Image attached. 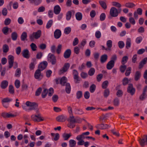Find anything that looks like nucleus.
<instances>
[{
	"label": "nucleus",
	"mask_w": 147,
	"mask_h": 147,
	"mask_svg": "<svg viewBox=\"0 0 147 147\" xmlns=\"http://www.w3.org/2000/svg\"><path fill=\"white\" fill-rule=\"evenodd\" d=\"M26 105L28 108L24 106L22 107V108L26 111H29L32 110H36V111H38V105L36 103L28 101L26 102Z\"/></svg>",
	"instance_id": "f257e3e1"
},
{
	"label": "nucleus",
	"mask_w": 147,
	"mask_h": 147,
	"mask_svg": "<svg viewBox=\"0 0 147 147\" xmlns=\"http://www.w3.org/2000/svg\"><path fill=\"white\" fill-rule=\"evenodd\" d=\"M41 31L40 30H38L36 32H33L29 36V38L31 41H33L34 39H37L41 36Z\"/></svg>",
	"instance_id": "f03ea898"
},
{
	"label": "nucleus",
	"mask_w": 147,
	"mask_h": 147,
	"mask_svg": "<svg viewBox=\"0 0 147 147\" xmlns=\"http://www.w3.org/2000/svg\"><path fill=\"white\" fill-rule=\"evenodd\" d=\"M121 11V9H119L118 10L115 7H112L110 9V15L113 17H117Z\"/></svg>",
	"instance_id": "7ed1b4c3"
},
{
	"label": "nucleus",
	"mask_w": 147,
	"mask_h": 147,
	"mask_svg": "<svg viewBox=\"0 0 147 147\" xmlns=\"http://www.w3.org/2000/svg\"><path fill=\"white\" fill-rule=\"evenodd\" d=\"M47 60L52 65H55L56 63V59L55 56L51 53H49L48 54L47 56Z\"/></svg>",
	"instance_id": "20e7f679"
},
{
	"label": "nucleus",
	"mask_w": 147,
	"mask_h": 147,
	"mask_svg": "<svg viewBox=\"0 0 147 147\" xmlns=\"http://www.w3.org/2000/svg\"><path fill=\"white\" fill-rule=\"evenodd\" d=\"M31 117L32 120L35 122H39L44 120L43 118L39 114L37 115H33Z\"/></svg>",
	"instance_id": "39448f33"
},
{
	"label": "nucleus",
	"mask_w": 147,
	"mask_h": 147,
	"mask_svg": "<svg viewBox=\"0 0 147 147\" xmlns=\"http://www.w3.org/2000/svg\"><path fill=\"white\" fill-rule=\"evenodd\" d=\"M70 65L69 63H67L64 64L63 67L59 71V74H62L66 72L69 68Z\"/></svg>",
	"instance_id": "423d86ee"
},
{
	"label": "nucleus",
	"mask_w": 147,
	"mask_h": 147,
	"mask_svg": "<svg viewBox=\"0 0 147 147\" xmlns=\"http://www.w3.org/2000/svg\"><path fill=\"white\" fill-rule=\"evenodd\" d=\"M41 71L39 69L37 70L34 74V77L36 79L40 80L43 78L42 75L40 73Z\"/></svg>",
	"instance_id": "0eeeda50"
},
{
	"label": "nucleus",
	"mask_w": 147,
	"mask_h": 147,
	"mask_svg": "<svg viewBox=\"0 0 147 147\" xmlns=\"http://www.w3.org/2000/svg\"><path fill=\"white\" fill-rule=\"evenodd\" d=\"M67 119V117L66 115H62L57 116L56 118V120L59 122L65 121Z\"/></svg>",
	"instance_id": "6e6552de"
},
{
	"label": "nucleus",
	"mask_w": 147,
	"mask_h": 147,
	"mask_svg": "<svg viewBox=\"0 0 147 147\" xmlns=\"http://www.w3.org/2000/svg\"><path fill=\"white\" fill-rule=\"evenodd\" d=\"M110 126L106 124H99L96 126V128L98 129H106L110 127Z\"/></svg>",
	"instance_id": "1a4fd4ad"
},
{
	"label": "nucleus",
	"mask_w": 147,
	"mask_h": 147,
	"mask_svg": "<svg viewBox=\"0 0 147 147\" xmlns=\"http://www.w3.org/2000/svg\"><path fill=\"white\" fill-rule=\"evenodd\" d=\"M8 59L9 64V67L11 68L13 66V63L14 57L11 55H9L8 56Z\"/></svg>",
	"instance_id": "9d476101"
},
{
	"label": "nucleus",
	"mask_w": 147,
	"mask_h": 147,
	"mask_svg": "<svg viewBox=\"0 0 147 147\" xmlns=\"http://www.w3.org/2000/svg\"><path fill=\"white\" fill-rule=\"evenodd\" d=\"M47 65V62L45 61L41 63L38 66V69L40 71L45 69Z\"/></svg>",
	"instance_id": "9b49d317"
},
{
	"label": "nucleus",
	"mask_w": 147,
	"mask_h": 147,
	"mask_svg": "<svg viewBox=\"0 0 147 147\" xmlns=\"http://www.w3.org/2000/svg\"><path fill=\"white\" fill-rule=\"evenodd\" d=\"M23 56L26 59H28L30 57V54L29 51L27 49H25L22 52Z\"/></svg>",
	"instance_id": "f8f14e48"
},
{
	"label": "nucleus",
	"mask_w": 147,
	"mask_h": 147,
	"mask_svg": "<svg viewBox=\"0 0 147 147\" xmlns=\"http://www.w3.org/2000/svg\"><path fill=\"white\" fill-rule=\"evenodd\" d=\"M127 90L128 92L130 93L131 95H133L135 92V89L133 88V85L131 84H129Z\"/></svg>",
	"instance_id": "ddd939ff"
},
{
	"label": "nucleus",
	"mask_w": 147,
	"mask_h": 147,
	"mask_svg": "<svg viewBox=\"0 0 147 147\" xmlns=\"http://www.w3.org/2000/svg\"><path fill=\"white\" fill-rule=\"evenodd\" d=\"M61 11V8L59 5H56L54 7L53 11L54 13L56 15L59 14Z\"/></svg>",
	"instance_id": "4468645a"
},
{
	"label": "nucleus",
	"mask_w": 147,
	"mask_h": 147,
	"mask_svg": "<svg viewBox=\"0 0 147 147\" xmlns=\"http://www.w3.org/2000/svg\"><path fill=\"white\" fill-rule=\"evenodd\" d=\"M61 30L59 29H56L54 32V37L56 39L59 38L61 37Z\"/></svg>",
	"instance_id": "2eb2a0df"
},
{
	"label": "nucleus",
	"mask_w": 147,
	"mask_h": 147,
	"mask_svg": "<svg viewBox=\"0 0 147 147\" xmlns=\"http://www.w3.org/2000/svg\"><path fill=\"white\" fill-rule=\"evenodd\" d=\"M72 136L71 133L69 134L64 133L62 135V137L64 140H67Z\"/></svg>",
	"instance_id": "dca6fc26"
},
{
	"label": "nucleus",
	"mask_w": 147,
	"mask_h": 147,
	"mask_svg": "<svg viewBox=\"0 0 147 147\" xmlns=\"http://www.w3.org/2000/svg\"><path fill=\"white\" fill-rule=\"evenodd\" d=\"M71 54V51L70 49L66 50L64 52L63 55L65 59L69 57Z\"/></svg>",
	"instance_id": "f3484780"
},
{
	"label": "nucleus",
	"mask_w": 147,
	"mask_h": 147,
	"mask_svg": "<svg viewBox=\"0 0 147 147\" xmlns=\"http://www.w3.org/2000/svg\"><path fill=\"white\" fill-rule=\"evenodd\" d=\"M8 82L7 80H3L2 81L0 84L1 88L3 89H5L8 86Z\"/></svg>",
	"instance_id": "a211bd4d"
},
{
	"label": "nucleus",
	"mask_w": 147,
	"mask_h": 147,
	"mask_svg": "<svg viewBox=\"0 0 147 147\" xmlns=\"http://www.w3.org/2000/svg\"><path fill=\"white\" fill-rule=\"evenodd\" d=\"M115 62L112 61H110L107 64V68L108 69H111L114 66Z\"/></svg>",
	"instance_id": "6ab92c4d"
},
{
	"label": "nucleus",
	"mask_w": 147,
	"mask_h": 147,
	"mask_svg": "<svg viewBox=\"0 0 147 147\" xmlns=\"http://www.w3.org/2000/svg\"><path fill=\"white\" fill-rule=\"evenodd\" d=\"M147 62V57H146L143 59L140 63L139 65V68L141 69L145 64Z\"/></svg>",
	"instance_id": "aec40b11"
},
{
	"label": "nucleus",
	"mask_w": 147,
	"mask_h": 147,
	"mask_svg": "<svg viewBox=\"0 0 147 147\" xmlns=\"http://www.w3.org/2000/svg\"><path fill=\"white\" fill-rule=\"evenodd\" d=\"M36 63V59H33V62H31L29 64V68L30 70H33L35 67V65Z\"/></svg>",
	"instance_id": "412c9836"
},
{
	"label": "nucleus",
	"mask_w": 147,
	"mask_h": 147,
	"mask_svg": "<svg viewBox=\"0 0 147 147\" xmlns=\"http://www.w3.org/2000/svg\"><path fill=\"white\" fill-rule=\"evenodd\" d=\"M27 37V33L25 32H23L21 36L20 39L22 41H24L27 40L26 38Z\"/></svg>",
	"instance_id": "4be33fe9"
},
{
	"label": "nucleus",
	"mask_w": 147,
	"mask_h": 147,
	"mask_svg": "<svg viewBox=\"0 0 147 147\" xmlns=\"http://www.w3.org/2000/svg\"><path fill=\"white\" fill-rule=\"evenodd\" d=\"M76 144V142L74 140L71 139L69 141V147H74Z\"/></svg>",
	"instance_id": "5701e85b"
},
{
	"label": "nucleus",
	"mask_w": 147,
	"mask_h": 147,
	"mask_svg": "<svg viewBox=\"0 0 147 147\" xmlns=\"http://www.w3.org/2000/svg\"><path fill=\"white\" fill-rule=\"evenodd\" d=\"M76 19L78 21L82 20V13L80 12H78L76 14Z\"/></svg>",
	"instance_id": "b1692460"
},
{
	"label": "nucleus",
	"mask_w": 147,
	"mask_h": 147,
	"mask_svg": "<svg viewBox=\"0 0 147 147\" xmlns=\"http://www.w3.org/2000/svg\"><path fill=\"white\" fill-rule=\"evenodd\" d=\"M60 84L61 85L64 86L67 82V78L65 76H63L60 79Z\"/></svg>",
	"instance_id": "393cba45"
},
{
	"label": "nucleus",
	"mask_w": 147,
	"mask_h": 147,
	"mask_svg": "<svg viewBox=\"0 0 147 147\" xmlns=\"http://www.w3.org/2000/svg\"><path fill=\"white\" fill-rule=\"evenodd\" d=\"M65 90L66 92L68 94L70 93L71 92V86L69 83H67L65 85Z\"/></svg>",
	"instance_id": "a878e982"
},
{
	"label": "nucleus",
	"mask_w": 147,
	"mask_h": 147,
	"mask_svg": "<svg viewBox=\"0 0 147 147\" xmlns=\"http://www.w3.org/2000/svg\"><path fill=\"white\" fill-rule=\"evenodd\" d=\"M107 59V56L106 54L102 55L100 57V62L101 63H104L106 62Z\"/></svg>",
	"instance_id": "bb28decb"
},
{
	"label": "nucleus",
	"mask_w": 147,
	"mask_h": 147,
	"mask_svg": "<svg viewBox=\"0 0 147 147\" xmlns=\"http://www.w3.org/2000/svg\"><path fill=\"white\" fill-rule=\"evenodd\" d=\"M99 3L100 5L102 7L105 9L107 8V5L105 1H99Z\"/></svg>",
	"instance_id": "cd10ccee"
},
{
	"label": "nucleus",
	"mask_w": 147,
	"mask_h": 147,
	"mask_svg": "<svg viewBox=\"0 0 147 147\" xmlns=\"http://www.w3.org/2000/svg\"><path fill=\"white\" fill-rule=\"evenodd\" d=\"M76 114L82 115L84 113V112L82 109L76 108L74 110Z\"/></svg>",
	"instance_id": "c85d7f7f"
},
{
	"label": "nucleus",
	"mask_w": 147,
	"mask_h": 147,
	"mask_svg": "<svg viewBox=\"0 0 147 147\" xmlns=\"http://www.w3.org/2000/svg\"><path fill=\"white\" fill-rule=\"evenodd\" d=\"M131 40L130 38H127V39L126 43V47L127 49H128L131 47Z\"/></svg>",
	"instance_id": "c756f323"
},
{
	"label": "nucleus",
	"mask_w": 147,
	"mask_h": 147,
	"mask_svg": "<svg viewBox=\"0 0 147 147\" xmlns=\"http://www.w3.org/2000/svg\"><path fill=\"white\" fill-rule=\"evenodd\" d=\"M53 24V20H50L47 23L46 25V28L49 29L51 28Z\"/></svg>",
	"instance_id": "7c9ffc66"
},
{
	"label": "nucleus",
	"mask_w": 147,
	"mask_h": 147,
	"mask_svg": "<svg viewBox=\"0 0 147 147\" xmlns=\"http://www.w3.org/2000/svg\"><path fill=\"white\" fill-rule=\"evenodd\" d=\"M62 45L61 44H59L57 47L56 49V52L58 54H60L62 50Z\"/></svg>",
	"instance_id": "2f4dec72"
},
{
	"label": "nucleus",
	"mask_w": 147,
	"mask_h": 147,
	"mask_svg": "<svg viewBox=\"0 0 147 147\" xmlns=\"http://www.w3.org/2000/svg\"><path fill=\"white\" fill-rule=\"evenodd\" d=\"M71 11H68L66 13V19L67 20H69L71 16Z\"/></svg>",
	"instance_id": "473e14b6"
},
{
	"label": "nucleus",
	"mask_w": 147,
	"mask_h": 147,
	"mask_svg": "<svg viewBox=\"0 0 147 147\" xmlns=\"http://www.w3.org/2000/svg\"><path fill=\"white\" fill-rule=\"evenodd\" d=\"M9 92L11 94H13L14 93V87L12 85H10L9 87Z\"/></svg>",
	"instance_id": "72a5a7b5"
},
{
	"label": "nucleus",
	"mask_w": 147,
	"mask_h": 147,
	"mask_svg": "<svg viewBox=\"0 0 147 147\" xmlns=\"http://www.w3.org/2000/svg\"><path fill=\"white\" fill-rule=\"evenodd\" d=\"M12 100V99L11 98H9L8 97L4 98L1 100V102L5 103H7L11 101Z\"/></svg>",
	"instance_id": "f704fd0d"
},
{
	"label": "nucleus",
	"mask_w": 147,
	"mask_h": 147,
	"mask_svg": "<svg viewBox=\"0 0 147 147\" xmlns=\"http://www.w3.org/2000/svg\"><path fill=\"white\" fill-rule=\"evenodd\" d=\"M71 28L70 27L66 28L64 30V33L66 34H69L71 32Z\"/></svg>",
	"instance_id": "c9c22d12"
},
{
	"label": "nucleus",
	"mask_w": 147,
	"mask_h": 147,
	"mask_svg": "<svg viewBox=\"0 0 147 147\" xmlns=\"http://www.w3.org/2000/svg\"><path fill=\"white\" fill-rule=\"evenodd\" d=\"M146 94L142 92L139 97V99L141 100H144L146 97Z\"/></svg>",
	"instance_id": "e433bc0d"
},
{
	"label": "nucleus",
	"mask_w": 147,
	"mask_h": 147,
	"mask_svg": "<svg viewBox=\"0 0 147 147\" xmlns=\"http://www.w3.org/2000/svg\"><path fill=\"white\" fill-rule=\"evenodd\" d=\"M112 4L113 6H115L118 8H120L121 7V4L120 3L117 2H112Z\"/></svg>",
	"instance_id": "4c0bfd02"
},
{
	"label": "nucleus",
	"mask_w": 147,
	"mask_h": 147,
	"mask_svg": "<svg viewBox=\"0 0 147 147\" xmlns=\"http://www.w3.org/2000/svg\"><path fill=\"white\" fill-rule=\"evenodd\" d=\"M21 74V69L20 68H17L16 71L15 76L16 77H19Z\"/></svg>",
	"instance_id": "58836bf2"
},
{
	"label": "nucleus",
	"mask_w": 147,
	"mask_h": 147,
	"mask_svg": "<svg viewBox=\"0 0 147 147\" xmlns=\"http://www.w3.org/2000/svg\"><path fill=\"white\" fill-rule=\"evenodd\" d=\"M3 52L7 53L9 50L8 46L6 44L4 45L3 47Z\"/></svg>",
	"instance_id": "ea45409f"
},
{
	"label": "nucleus",
	"mask_w": 147,
	"mask_h": 147,
	"mask_svg": "<svg viewBox=\"0 0 147 147\" xmlns=\"http://www.w3.org/2000/svg\"><path fill=\"white\" fill-rule=\"evenodd\" d=\"M11 38L12 40H16L17 38V33L14 32H13L11 34Z\"/></svg>",
	"instance_id": "a19ab883"
},
{
	"label": "nucleus",
	"mask_w": 147,
	"mask_h": 147,
	"mask_svg": "<svg viewBox=\"0 0 147 147\" xmlns=\"http://www.w3.org/2000/svg\"><path fill=\"white\" fill-rule=\"evenodd\" d=\"M86 137L84 136L82 134L77 136L76 137V139L78 141L84 139Z\"/></svg>",
	"instance_id": "79ce46f5"
},
{
	"label": "nucleus",
	"mask_w": 147,
	"mask_h": 147,
	"mask_svg": "<svg viewBox=\"0 0 147 147\" xmlns=\"http://www.w3.org/2000/svg\"><path fill=\"white\" fill-rule=\"evenodd\" d=\"M76 96L78 99L81 98L82 96V93L81 91H78L76 93Z\"/></svg>",
	"instance_id": "37998d69"
},
{
	"label": "nucleus",
	"mask_w": 147,
	"mask_h": 147,
	"mask_svg": "<svg viewBox=\"0 0 147 147\" xmlns=\"http://www.w3.org/2000/svg\"><path fill=\"white\" fill-rule=\"evenodd\" d=\"M108 82L106 80L104 82L102 85V88L103 89L106 88L108 86Z\"/></svg>",
	"instance_id": "c03bdc74"
},
{
	"label": "nucleus",
	"mask_w": 147,
	"mask_h": 147,
	"mask_svg": "<svg viewBox=\"0 0 147 147\" xmlns=\"http://www.w3.org/2000/svg\"><path fill=\"white\" fill-rule=\"evenodd\" d=\"M96 89V86L94 84H92L90 87V90L91 93L94 92Z\"/></svg>",
	"instance_id": "a18cd8bd"
},
{
	"label": "nucleus",
	"mask_w": 147,
	"mask_h": 147,
	"mask_svg": "<svg viewBox=\"0 0 147 147\" xmlns=\"http://www.w3.org/2000/svg\"><path fill=\"white\" fill-rule=\"evenodd\" d=\"M128 59V57L127 56H125L123 57L122 59L121 63L123 65L125 63Z\"/></svg>",
	"instance_id": "49530a36"
},
{
	"label": "nucleus",
	"mask_w": 147,
	"mask_h": 147,
	"mask_svg": "<svg viewBox=\"0 0 147 147\" xmlns=\"http://www.w3.org/2000/svg\"><path fill=\"white\" fill-rule=\"evenodd\" d=\"M118 45L120 48L122 49L124 47L125 44L123 41H120L118 42Z\"/></svg>",
	"instance_id": "de8ad7c7"
},
{
	"label": "nucleus",
	"mask_w": 147,
	"mask_h": 147,
	"mask_svg": "<svg viewBox=\"0 0 147 147\" xmlns=\"http://www.w3.org/2000/svg\"><path fill=\"white\" fill-rule=\"evenodd\" d=\"M74 81L75 83H79L80 81V78L79 76L73 77Z\"/></svg>",
	"instance_id": "09e8293b"
},
{
	"label": "nucleus",
	"mask_w": 147,
	"mask_h": 147,
	"mask_svg": "<svg viewBox=\"0 0 147 147\" xmlns=\"http://www.w3.org/2000/svg\"><path fill=\"white\" fill-rule=\"evenodd\" d=\"M107 45L109 48H111L112 46V41L111 40H108L107 42Z\"/></svg>",
	"instance_id": "8fccbe9b"
},
{
	"label": "nucleus",
	"mask_w": 147,
	"mask_h": 147,
	"mask_svg": "<svg viewBox=\"0 0 147 147\" xmlns=\"http://www.w3.org/2000/svg\"><path fill=\"white\" fill-rule=\"evenodd\" d=\"M131 68L130 67H129L127 68L125 73V75L126 76H128L131 73Z\"/></svg>",
	"instance_id": "3c124183"
},
{
	"label": "nucleus",
	"mask_w": 147,
	"mask_h": 147,
	"mask_svg": "<svg viewBox=\"0 0 147 147\" xmlns=\"http://www.w3.org/2000/svg\"><path fill=\"white\" fill-rule=\"evenodd\" d=\"M95 71V69L93 68H91L88 71V74L90 76H92L94 74Z\"/></svg>",
	"instance_id": "603ef678"
},
{
	"label": "nucleus",
	"mask_w": 147,
	"mask_h": 147,
	"mask_svg": "<svg viewBox=\"0 0 147 147\" xmlns=\"http://www.w3.org/2000/svg\"><path fill=\"white\" fill-rule=\"evenodd\" d=\"M109 90L108 89H106L104 92V96L105 97H107L109 94Z\"/></svg>",
	"instance_id": "864d4df0"
},
{
	"label": "nucleus",
	"mask_w": 147,
	"mask_h": 147,
	"mask_svg": "<svg viewBox=\"0 0 147 147\" xmlns=\"http://www.w3.org/2000/svg\"><path fill=\"white\" fill-rule=\"evenodd\" d=\"M48 92V90L46 89H45L42 94V97L43 98H45L47 96Z\"/></svg>",
	"instance_id": "5fc2aeb1"
},
{
	"label": "nucleus",
	"mask_w": 147,
	"mask_h": 147,
	"mask_svg": "<svg viewBox=\"0 0 147 147\" xmlns=\"http://www.w3.org/2000/svg\"><path fill=\"white\" fill-rule=\"evenodd\" d=\"M130 80H129L127 78H124L122 81L123 84L124 85H125L129 82Z\"/></svg>",
	"instance_id": "6e6d98bb"
},
{
	"label": "nucleus",
	"mask_w": 147,
	"mask_h": 147,
	"mask_svg": "<svg viewBox=\"0 0 147 147\" xmlns=\"http://www.w3.org/2000/svg\"><path fill=\"white\" fill-rule=\"evenodd\" d=\"M30 46L32 51H35L36 50L37 46L36 44L33 43H32L30 45Z\"/></svg>",
	"instance_id": "4d7b16f0"
},
{
	"label": "nucleus",
	"mask_w": 147,
	"mask_h": 147,
	"mask_svg": "<svg viewBox=\"0 0 147 147\" xmlns=\"http://www.w3.org/2000/svg\"><path fill=\"white\" fill-rule=\"evenodd\" d=\"M20 82L18 80H16L15 82V85L17 88H19L20 86Z\"/></svg>",
	"instance_id": "13d9d810"
},
{
	"label": "nucleus",
	"mask_w": 147,
	"mask_h": 147,
	"mask_svg": "<svg viewBox=\"0 0 147 147\" xmlns=\"http://www.w3.org/2000/svg\"><path fill=\"white\" fill-rule=\"evenodd\" d=\"M113 103L115 106H118L119 103V100L117 98H115L114 100Z\"/></svg>",
	"instance_id": "bf43d9fd"
},
{
	"label": "nucleus",
	"mask_w": 147,
	"mask_h": 147,
	"mask_svg": "<svg viewBox=\"0 0 147 147\" xmlns=\"http://www.w3.org/2000/svg\"><path fill=\"white\" fill-rule=\"evenodd\" d=\"M79 42V40L77 38H75L73 42V45L75 46L78 45Z\"/></svg>",
	"instance_id": "052dcab7"
},
{
	"label": "nucleus",
	"mask_w": 147,
	"mask_h": 147,
	"mask_svg": "<svg viewBox=\"0 0 147 147\" xmlns=\"http://www.w3.org/2000/svg\"><path fill=\"white\" fill-rule=\"evenodd\" d=\"M126 68V66L125 65H123L121 66L120 68V71L122 73H123Z\"/></svg>",
	"instance_id": "680f3d73"
},
{
	"label": "nucleus",
	"mask_w": 147,
	"mask_h": 147,
	"mask_svg": "<svg viewBox=\"0 0 147 147\" xmlns=\"http://www.w3.org/2000/svg\"><path fill=\"white\" fill-rule=\"evenodd\" d=\"M95 36L97 38H100L101 36V33L98 30L97 31L95 32Z\"/></svg>",
	"instance_id": "e2e57ef3"
},
{
	"label": "nucleus",
	"mask_w": 147,
	"mask_h": 147,
	"mask_svg": "<svg viewBox=\"0 0 147 147\" xmlns=\"http://www.w3.org/2000/svg\"><path fill=\"white\" fill-rule=\"evenodd\" d=\"M106 17L105 14L104 13H102L100 16V21H103L104 20Z\"/></svg>",
	"instance_id": "0e129e2a"
},
{
	"label": "nucleus",
	"mask_w": 147,
	"mask_h": 147,
	"mask_svg": "<svg viewBox=\"0 0 147 147\" xmlns=\"http://www.w3.org/2000/svg\"><path fill=\"white\" fill-rule=\"evenodd\" d=\"M11 22V20L10 18H6L4 21V24L5 25H8L10 24Z\"/></svg>",
	"instance_id": "69168bd1"
},
{
	"label": "nucleus",
	"mask_w": 147,
	"mask_h": 147,
	"mask_svg": "<svg viewBox=\"0 0 147 147\" xmlns=\"http://www.w3.org/2000/svg\"><path fill=\"white\" fill-rule=\"evenodd\" d=\"M84 98L86 99H88L90 96V94L89 92L86 91L84 94Z\"/></svg>",
	"instance_id": "338daca9"
},
{
	"label": "nucleus",
	"mask_w": 147,
	"mask_h": 147,
	"mask_svg": "<svg viewBox=\"0 0 147 147\" xmlns=\"http://www.w3.org/2000/svg\"><path fill=\"white\" fill-rule=\"evenodd\" d=\"M18 22L19 24H22L23 23L24 21L22 17H20L18 18Z\"/></svg>",
	"instance_id": "774afa93"
}]
</instances>
